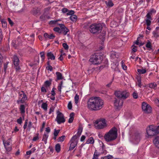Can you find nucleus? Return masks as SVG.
Listing matches in <instances>:
<instances>
[{"label":"nucleus","instance_id":"nucleus-1","mask_svg":"<svg viewBox=\"0 0 159 159\" xmlns=\"http://www.w3.org/2000/svg\"><path fill=\"white\" fill-rule=\"evenodd\" d=\"M103 105V101L99 97H92L89 99L87 103L88 107L92 110H100Z\"/></svg>","mask_w":159,"mask_h":159},{"label":"nucleus","instance_id":"nucleus-2","mask_svg":"<svg viewBox=\"0 0 159 159\" xmlns=\"http://www.w3.org/2000/svg\"><path fill=\"white\" fill-rule=\"evenodd\" d=\"M114 94L118 98H115L114 102V105L117 109L120 108L122 106L123 101L120 99L125 100L128 98L129 96V92L126 90L122 91H116L115 92Z\"/></svg>","mask_w":159,"mask_h":159},{"label":"nucleus","instance_id":"nucleus-3","mask_svg":"<svg viewBox=\"0 0 159 159\" xmlns=\"http://www.w3.org/2000/svg\"><path fill=\"white\" fill-rule=\"evenodd\" d=\"M117 129L114 127L111 129L104 136L105 140L107 142L115 140L117 137Z\"/></svg>","mask_w":159,"mask_h":159},{"label":"nucleus","instance_id":"nucleus-4","mask_svg":"<svg viewBox=\"0 0 159 159\" xmlns=\"http://www.w3.org/2000/svg\"><path fill=\"white\" fill-rule=\"evenodd\" d=\"M103 26L101 23H94L90 25L89 29L91 33L98 35L101 32Z\"/></svg>","mask_w":159,"mask_h":159},{"label":"nucleus","instance_id":"nucleus-5","mask_svg":"<svg viewBox=\"0 0 159 159\" xmlns=\"http://www.w3.org/2000/svg\"><path fill=\"white\" fill-rule=\"evenodd\" d=\"M103 56L102 52H97L91 56L89 61L93 64H99L102 61Z\"/></svg>","mask_w":159,"mask_h":159},{"label":"nucleus","instance_id":"nucleus-6","mask_svg":"<svg viewBox=\"0 0 159 159\" xmlns=\"http://www.w3.org/2000/svg\"><path fill=\"white\" fill-rule=\"evenodd\" d=\"M146 132L148 136H153L159 134V125H149L146 128Z\"/></svg>","mask_w":159,"mask_h":159},{"label":"nucleus","instance_id":"nucleus-7","mask_svg":"<svg viewBox=\"0 0 159 159\" xmlns=\"http://www.w3.org/2000/svg\"><path fill=\"white\" fill-rule=\"evenodd\" d=\"M95 127L97 129H102L107 126L106 120L103 118L97 119L94 123Z\"/></svg>","mask_w":159,"mask_h":159},{"label":"nucleus","instance_id":"nucleus-8","mask_svg":"<svg viewBox=\"0 0 159 159\" xmlns=\"http://www.w3.org/2000/svg\"><path fill=\"white\" fill-rule=\"evenodd\" d=\"M12 61L16 72L17 73L20 72L21 68L19 66L20 60L16 55H14Z\"/></svg>","mask_w":159,"mask_h":159},{"label":"nucleus","instance_id":"nucleus-9","mask_svg":"<svg viewBox=\"0 0 159 159\" xmlns=\"http://www.w3.org/2000/svg\"><path fill=\"white\" fill-rule=\"evenodd\" d=\"M78 138L76 134L74 135L71 138L70 143V147L69 150H72L76 146L78 142L77 140Z\"/></svg>","mask_w":159,"mask_h":159},{"label":"nucleus","instance_id":"nucleus-10","mask_svg":"<svg viewBox=\"0 0 159 159\" xmlns=\"http://www.w3.org/2000/svg\"><path fill=\"white\" fill-rule=\"evenodd\" d=\"M55 120L59 124L63 123L66 121L63 114L61 112L58 111L57 112V116Z\"/></svg>","mask_w":159,"mask_h":159},{"label":"nucleus","instance_id":"nucleus-11","mask_svg":"<svg viewBox=\"0 0 159 159\" xmlns=\"http://www.w3.org/2000/svg\"><path fill=\"white\" fill-rule=\"evenodd\" d=\"M142 109L145 113H149L152 111V108L150 105L146 102H143L142 103Z\"/></svg>","mask_w":159,"mask_h":159},{"label":"nucleus","instance_id":"nucleus-12","mask_svg":"<svg viewBox=\"0 0 159 159\" xmlns=\"http://www.w3.org/2000/svg\"><path fill=\"white\" fill-rule=\"evenodd\" d=\"M21 92L23 93V96L21 98H19L17 100V103L18 104L24 103L28 100L27 96L25 92L21 90Z\"/></svg>","mask_w":159,"mask_h":159},{"label":"nucleus","instance_id":"nucleus-13","mask_svg":"<svg viewBox=\"0 0 159 159\" xmlns=\"http://www.w3.org/2000/svg\"><path fill=\"white\" fill-rule=\"evenodd\" d=\"M28 121V119H26L25 120L23 128L24 130L27 129V130H28V131H30L31 129V128L32 127V122L31 121H30L29 122V124L27 126Z\"/></svg>","mask_w":159,"mask_h":159},{"label":"nucleus","instance_id":"nucleus-14","mask_svg":"<svg viewBox=\"0 0 159 159\" xmlns=\"http://www.w3.org/2000/svg\"><path fill=\"white\" fill-rule=\"evenodd\" d=\"M40 9L38 7L33 8L31 11V13L34 15L37 16L41 14Z\"/></svg>","mask_w":159,"mask_h":159},{"label":"nucleus","instance_id":"nucleus-15","mask_svg":"<svg viewBox=\"0 0 159 159\" xmlns=\"http://www.w3.org/2000/svg\"><path fill=\"white\" fill-rule=\"evenodd\" d=\"M21 43V38L18 37L16 40L13 42L12 44V46L14 47V49H16V47L18 45H20Z\"/></svg>","mask_w":159,"mask_h":159},{"label":"nucleus","instance_id":"nucleus-16","mask_svg":"<svg viewBox=\"0 0 159 159\" xmlns=\"http://www.w3.org/2000/svg\"><path fill=\"white\" fill-rule=\"evenodd\" d=\"M58 25L60 26L61 32H62L64 35H66L67 34L68 32L69 31V30L65 27V25L63 24H59Z\"/></svg>","mask_w":159,"mask_h":159},{"label":"nucleus","instance_id":"nucleus-17","mask_svg":"<svg viewBox=\"0 0 159 159\" xmlns=\"http://www.w3.org/2000/svg\"><path fill=\"white\" fill-rule=\"evenodd\" d=\"M52 84V80H46L44 82L43 86H45L47 90L50 88V87Z\"/></svg>","mask_w":159,"mask_h":159},{"label":"nucleus","instance_id":"nucleus-18","mask_svg":"<svg viewBox=\"0 0 159 159\" xmlns=\"http://www.w3.org/2000/svg\"><path fill=\"white\" fill-rule=\"evenodd\" d=\"M20 111V113L22 115H24L25 112V106L23 104H21L19 107Z\"/></svg>","mask_w":159,"mask_h":159},{"label":"nucleus","instance_id":"nucleus-19","mask_svg":"<svg viewBox=\"0 0 159 159\" xmlns=\"http://www.w3.org/2000/svg\"><path fill=\"white\" fill-rule=\"evenodd\" d=\"M153 142L156 147L159 148V136L156 137Z\"/></svg>","mask_w":159,"mask_h":159},{"label":"nucleus","instance_id":"nucleus-20","mask_svg":"<svg viewBox=\"0 0 159 159\" xmlns=\"http://www.w3.org/2000/svg\"><path fill=\"white\" fill-rule=\"evenodd\" d=\"M44 37L45 39H53L55 37V36L52 34L49 35L47 33H45L43 34Z\"/></svg>","mask_w":159,"mask_h":159},{"label":"nucleus","instance_id":"nucleus-21","mask_svg":"<svg viewBox=\"0 0 159 159\" xmlns=\"http://www.w3.org/2000/svg\"><path fill=\"white\" fill-rule=\"evenodd\" d=\"M110 57L111 58L114 59L115 58H118L119 55L115 52L112 51L111 52Z\"/></svg>","mask_w":159,"mask_h":159},{"label":"nucleus","instance_id":"nucleus-22","mask_svg":"<svg viewBox=\"0 0 159 159\" xmlns=\"http://www.w3.org/2000/svg\"><path fill=\"white\" fill-rule=\"evenodd\" d=\"M149 87L151 89H157V85L156 83L153 82L148 84Z\"/></svg>","mask_w":159,"mask_h":159},{"label":"nucleus","instance_id":"nucleus-23","mask_svg":"<svg viewBox=\"0 0 159 159\" xmlns=\"http://www.w3.org/2000/svg\"><path fill=\"white\" fill-rule=\"evenodd\" d=\"M47 56L48 59H50L51 60H54L55 59V57L53 53L51 52H49L47 53Z\"/></svg>","mask_w":159,"mask_h":159},{"label":"nucleus","instance_id":"nucleus-24","mask_svg":"<svg viewBox=\"0 0 159 159\" xmlns=\"http://www.w3.org/2000/svg\"><path fill=\"white\" fill-rule=\"evenodd\" d=\"M48 134H46L45 133H44L43 135L42 141L44 142L45 144L47 143V139L48 137Z\"/></svg>","mask_w":159,"mask_h":159},{"label":"nucleus","instance_id":"nucleus-25","mask_svg":"<svg viewBox=\"0 0 159 159\" xmlns=\"http://www.w3.org/2000/svg\"><path fill=\"white\" fill-rule=\"evenodd\" d=\"M94 142V140L93 138V137H90L87 140L86 142V144H93Z\"/></svg>","mask_w":159,"mask_h":159},{"label":"nucleus","instance_id":"nucleus-26","mask_svg":"<svg viewBox=\"0 0 159 159\" xmlns=\"http://www.w3.org/2000/svg\"><path fill=\"white\" fill-rule=\"evenodd\" d=\"M137 80V84L138 86L141 88L142 86L141 83V78L140 77H137L136 78Z\"/></svg>","mask_w":159,"mask_h":159},{"label":"nucleus","instance_id":"nucleus-27","mask_svg":"<svg viewBox=\"0 0 159 159\" xmlns=\"http://www.w3.org/2000/svg\"><path fill=\"white\" fill-rule=\"evenodd\" d=\"M57 78V80H62L63 79V77L62 76V74L59 72H57L56 73Z\"/></svg>","mask_w":159,"mask_h":159},{"label":"nucleus","instance_id":"nucleus-28","mask_svg":"<svg viewBox=\"0 0 159 159\" xmlns=\"http://www.w3.org/2000/svg\"><path fill=\"white\" fill-rule=\"evenodd\" d=\"M24 115H22V117H19V118L17 120L16 122L17 123L20 125H21L22 123V118H23V119H24Z\"/></svg>","mask_w":159,"mask_h":159},{"label":"nucleus","instance_id":"nucleus-29","mask_svg":"<svg viewBox=\"0 0 159 159\" xmlns=\"http://www.w3.org/2000/svg\"><path fill=\"white\" fill-rule=\"evenodd\" d=\"M125 61L124 60H122L121 62V64L122 68L125 70H127V66L125 65Z\"/></svg>","mask_w":159,"mask_h":159},{"label":"nucleus","instance_id":"nucleus-30","mask_svg":"<svg viewBox=\"0 0 159 159\" xmlns=\"http://www.w3.org/2000/svg\"><path fill=\"white\" fill-rule=\"evenodd\" d=\"M100 155V153L99 152H97L96 150H95V152L93 155L92 159H98V157Z\"/></svg>","mask_w":159,"mask_h":159},{"label":"nucleus","instance_id":"nucleus-31","mask_svg":"<svg viewBox=\"0 0 159 159\" xmlns=\"http://www.w3.org/2000/svg\"><path fill=\"white\" fill-rule=\"evenodd\" d=\"M48 104L46 102H43L41 105V108L44 111H47L48 109Z\"/></svg>","mask_w":159,"mask_h":159},{"label":"nucleus","instance_id":"nucleus-32","mask_svg":"<svg viewBox=\"0 0 159 159\" xmlns=\"http://www.w3.org/2000/svg\"><path fill=\"white\" fill-rule=\"evenodd\" d=\"M10 139H9L7 141H5L4 140H3V143L4 144V147H7V146H11V145L10 144V142H9V140Z\"/></svg>","mask_w":159,"mask_h":159},{"label":"nucleus","instance_id":"nucleus-33","mask_svg":"<svg viewBox=\"0 0 159 159\" xmlns=\"http://www.w3.org/2000/svg\"><path fill=\"white\" fill-rule=\"evenodd\" d=\"M51 97L50 98V99L54 101L55 100V96L56 95V93H55V91L53 90H52L51 92Z\"/></svg>","mask_w":159,"mask_h":159},{"label":"nucleus","instance_id":"nucleus-34","mask_svg":"<svg viewBox=\"0 0 159 159\" xmlns=\"http://www.w3.org/2000/svg\"><path fill=\"white\" fill-rule=\"evenodd\" d=\"M48 66L46 67V69L50 71H52V67L50 65V61H48L47 62Z\"/></svg>","mask_w":159,"mask_h":159},{"label":"nucleus","instance_id":"nucleus-35","mask_svg":"<svg viewBox=\"0 0 159 159\" xmlns=\"http://www.w3.org/2000/svg\"><path fill=\"white\" fill-rule=\"evenodd\" d=\"M70 19L71 21L73 22H75L77 19V16L76 15H73L71 16L70 17Z\"/></svg>","mask_w":159,"mask_h":159},{"label":"nucleus","instance_id":"nucleus-36","mask_svg":"<svg viewBox=\"0 0 159 159\" xmlns=\"http://www.w3.org/2000/svg\"><path fill=\"white\" fill-rule=\"evenodd\" d=\"M107 5L109 7H112L114 6V4L111 0H109L108 2H105Z\"/></svg>","mask_w":159,"mask_h":159},{"label":"nucleus","instance_id":"nucleus-37","mask_svg":"<svg viewBox=\"0 0 159 159\" xmlns=\"http://www.w3.org/2000/svg\"><path fill=\"white\" fill-rule=\"evenodd\" d=\"M55 150L57 152H60L61 150V146L59 144H57L55 146Z\"/></svg>","mask_w":159,"mask_h":159},{"label":"nucleus","instance_id":"nucleus-38","mask_svg":"<svg viewBox=\"0 0 159 159\" xmlns=\"http://www.w3.org/2000/svg\"><path fill=\"white\" fill-rule=\"evenodd\" d=\"M137 71L140 74H142L145 73L146 72L145 69H138Z\"/></svg>","mask_w":159,"mask_h":159},{"label":"nucleus","instance_id":"nucleus-39","mask_svg":"<svg viewBox=\"0 0 159 159\" xmlns=\"http://www.w3.org/2000/svg\"><path fill=\"white\" fill-rule=\"evenodd\" d=\"M63 50H61V54L60 55V57L58 58V59L60 61H62L63 59V58L65 57L66 54L64 53H63L62 52Z\"/></svg>","mask_w":159,"mask_h":159},{"label":"nucleus","instance_id":"nucleus-40","mask_svg":"<svg viewBox=\"0 0 159 159\" xmlns=\"http://www.w3.org/2000/svg\"><path fill=\"white\" fill-rule=\"evenodd\" d=\"M9 63V62H7L5 63L4 64L3 70H4V72L5 73V74H6V73L7 69V68L8 64Z\"/></svg>","mask_w":159,"mask_h":159},{"label":"nucleus","instance_id":"nucleus-41","mask_svg":"<svg viewBox=\"0 0 159 159\" xmlns=\"http://www.w3.org/2000/svg\"><path fill=\"white\" fill-rule=\"evenodd\" d=\"M6 150V152H7V153L8 154V152H10L12 150V146H7V147H4Z\"/></svg>","mask_w":159,"mask_h":159},{"label":"nucleus","instance_id":"nucleus-42","mask_svg":"<svg viewBox=\"0 0 159 159\" xmlns=\"http://www.w3.org/2000/svg\"><path fill=\"white\" fill-rule=\"evenodd\" d=\"M74 116V113H71L70 115V117L69 119L68 120V122L69 123H71L72 122L73 119H74V117H73Z\"/></svg>","mask_w":159,"mask_h":159},{"label":"nucleus","instance_id":"nucleus-43","mask_svg":"<svg viewBox=\"0 0 159 159\" xmlns=\"http://www.w3.org/2000/svg\"><path fill=\"white\" fill-rule=\"evenodd\" d=\"M2 25V27L3 28H6L7 27V22L4 20L2 19L1 21Z\"/></svg>","mask_w":159,"mask_h":159},{"label":"nucleus","instance_id":"nucleus-44","mask_svg":"<svg viewBox=\"0 0 159 159\" xmlns=\"http://www.w3.org/2000/svg\"><path fill=\"white\" fill-rule=\"evenodd\" d=\"M99 151V153H100V155L103 154H105L107 153V151L105 149L100 148Z\"/></svg>","mask_w":159,"mask_h":159},{"label":"nucleus","instance_id":"nucleus-45","mask_svg":"<svg viewBox=\"0 0 159 159\" xmlns=\"http://www.w3.org/2000/svg\"><path fill=\"white\" fill-rule=\"evenodd\" d=\"M137 50H132L131 52V54L132 56L130 57V58H132L133 59H134L135 58V52H136Z\"/></svg>","mask_w":159,"mask_h":159},{"label":"nucleus","instance_id":"nucleus-46","mask_svg":"<svg viewBox=\"0 0 159 159\" xmlns=\"http://www.w3.org/2000/svg\"><path fill=\"white\" fill-rule=\"evenodd\" d=\"M54 109L55 107L53 106H51L49 110L48 114L50 115L52 113H53L54 111Z\"/></svg>","mask_w":159,"mask_h":159},{"label":"nucleus","instance_id":"nucleus-47","mask_svg":"<svg viewBox=\"0 0 159 159\" xmlns=\"http://www.w3.org/2000/svg\"><path fill=\"white\" fill-rule=\"evenodd\" d=\"M82 128L80 127L79 128L78 131L76 134L78 138L81 135L82 132Z\"/></svg>","mask_w":159,"mask_h":159},{"label":"nucleus","instance_id":"nucleus-48","mask_svg":"<svg viewBox=\"0 0 159 159\" xmlns=\"http://www.w3.org/2000/svg\"><path fill=\"white\" fill-rule=\"evenodd\" d=\"M53 30L55 32H57L59 34L61 33V30L58 27H56L54 28Z\"/></svg>","mask_w":159,"mask_h":159},{"label":"nucleus","instance_id":"nucleus-49","mask_svg":"<svg viewBox=\"0 0 159 159\" xmlns=\"http://www.w3.org/2000/svg\"><path fill=\"white\" fill-rule=\"evenodd\" d=\"M75 99V103L76 104H77L79 102V96L77 94H76L75 95V97L74 98Z\"/></svg>","mask_w":159,"mask_h":159},{"label":"nucleus","instance_id":"nucleus-50","mask_svg":"<svg viewBox=\"0 0 159 159\" xmlns=\"http://www.w3.org/2000/svg\"><path fill=\"white\" fill-rule=\"evenodd\" d=\"M66 138L64 135H62L61 137H60L58 138V141L60 142H62Z\"/></svg>","mask_w":159,"mask_h":159},{"label":"nucleus","instance_id":"nucleus-51","mask_svg":"<svg viewBox=\"0 0 159 159\" xmlns=\"http://www.w3.org/2000/svg\"><path fill=\"white\" fill-rule=\"evenodd\" d=\"M135 137L137 141H139L140 139V134L138 133H136L135 134Z\"/></svg>","mask_w":159,"mask_h":159},{"label":"nucleus","instance_id":"nucleus-52","mask_svg":"<svg viewBox=\"0 0 159 159\" xmlns=\"http://www.w3.org/2000/svg\"><path fill=\"white\" fill-rule=\"evenodd\" d=\"M132 96L134 99H137L138 97V95L136 91H134L132 94Z\"/></svg>","mask_w":159,"mask_h":159},{"label":"nucleus","instance_id":"nucleus-53","mask_svg":"<svg viewBox=\"0 0 159 159\" xmlns=\"http://www.w3.org/2000/svg\"><path fill=\"white\" fill-rule=\"evenodd\" d=\"M41 91L42 93H45L47 92V90H48L43 85V86L41 88Z\"/></svg>","mask_w":159,"mask_h":159},{"label":"nucleus","instance_id":"nucleus-54","mask_svg":"<svg viewBox=\"0 0 159 159\" xmlns=\"http://www.w3.org/2000/svg\"><path fill=\"white\" fill-rule=\"evenodd\" d=\"M40 57L42 58V61H43L45 59V56H44V52H40Z\"/></svg>","mask_w":159,"mask_h":159},{"label":"nucleus","instance_id":"nucleus-55","mask_svg":"<svg viewBox=\"0 0 159 159\" xmlns=\"http://www.w3.org/2000/svg\"><path fill=\"white\" fill-rule=\"evenodd\" d=\"M60 131V129L57 130L56 129H54L53 134L54 136H57Z\"/></svg>","mask_w":159,"mask_h":159},{"label":"nucleus","instance_id":"nucleus-56","mask_svg":"<svg viewBox=\"0 0 159 159\" xmlns=\"http://www.w3.org/2000/svg\"><path fill=\"white\" fill-rule=\"evenodd\" d=\"M112 156L109 154L107 156L102 157L101 159H110L112 158Z\"/></svg>","mask_w":159,"mask_h":159},{"label":"nucleus","instance_id":"nucleus-57","mask_svg":"<svg viewBox=\"0 0 159 159\" xmlns=\"http://www.w3.org/2000/svg\"><path fill=\"white\" fill-rule=\"evenodd\" d=\"M75 12L73 10H69L66 13L67 15H73L74 14Z\"/></svg>","mask_w":159,"mask_h":159},{"label":"nucleus","instance_id":"nucleus-58","mask_svg":"<svg viewBox=\"0 0 159 159\" xmlns=\"http://www.w3.org/2000/svg\"><path fill=\"white\" fill-rule=\"evenodd\" d=\"M146 46L148 48H149L152 49V48H151L152 47L151 43L150 41H148L147 44H146Z\"/></svg>","mask_w":159,"mask_h":159},{"label":"nucleus","instance_id":"nucleus-59","mask_svg":"<svg viewBox=\"0 0 159 159\" xmlns=\"http://www.w3.org/2000/svg\"><path fill=\"white\" fill-rule=\"evenodd\" d=\"M36 136H35L33 137L32 140L34 141H35L39 139V133H37L36 134Z\"/></svg>","mask_w":159,"mask_h":159},{"label":"nucleus","instance_id":"nucleus-60","mask_svg":"<svg viewBox=\"0 0 159 159\" xmlns=\"http://www.w3.org/2000/svg\"><path fill=\"white\" fill-rule=\"evenodd\" d=\"M152 15L148 13L146 16V17L147 18L146 19H149L150 20H152V19L151 16Z\"/></svg>","mask_w":159,"mask_h":159},{"label":"nucleus","instance_id":"nucleus-61","mask_svg":"<svg viewBox=\"0 0 159 159\" xmlns=\"http://www.w3.org/2000/svg\"><path fill=\"white\" fill-rule=\"evenodd\" d=\"M62 46H63L65 50H68V45L66 43H64L62 44Z\"/></svg>","mask_w":159,"mask_h":159},{"label":"nucleus","instance_id":"nucleus-62","mask_svg":"<svg viewBox=\"0 0 159 159\" xmlns=\"http://www.w3.org/2000/svg\"><path fill=\"white\" fill-rule=\"evenodd\" d=\"M60 20H53L50 21L49 23V24L50 25H53L55 24L58 21Z\"/></svg>","mask_w":159,"mask_h":159},{"label":"nucleus","instance_id":"nucleus-63","mask_svg":"<svg viewBox=\"0 0 159 159\" xmlns=\"http://www.w3.org/2000/svg\"><path fill=\"white\" fill-rule=\"evenodd\" d=\"M67 107L68 109L69 110L71 109L72 108V104L70 101L69 102L68 104Z\"/></svg>","mask_w":159,"mask_h":159},{"label":"nucleus","instance_id":"nucleus-64","mask_svg":"<svg viewBox=\"0 0 159 159\" xmlns=\"http://www.w3.org/2000/svg\"><path fill=\"white\" fill-rule=\"evenodd\" d=\"M40 19L41 21H43L45 20V16L44 15H42L40 17Z\"/></svg>","mask_w":159,"mask_h":159}]
</instances>
